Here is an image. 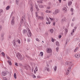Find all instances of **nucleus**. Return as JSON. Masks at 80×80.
<instances>
[{
  "instance_id": "nucleus-1",
  "label": "nucleus",
  "mask_w": 80,
  "mask_h": 80,
  "mask_svg": "<svg viewBox=\"0 0 80 80\" xmlns=\"http://www.w3.org/2000/svg\"><path fill=\"white\" fill-rule=\"evenodd\" d=\"M28 32L27 31V30L25 29L23 30V33L24 35H27V36L28 37H31L32 35V33H31V32H30V30L28 28L27 29Z\"/></svg>"
},
{
  "instance_id": "nucleus-2",
  "label": "nucleus",
  "mask_w": 80,
  "mask_h": 80,
  "mask_svg": "<svg viewBox=\"0 0 80 80\" xmlns=\"http://www.w3.org/2000/svg\"><path fill=\"white\" fill-rule=\"evenodd\" d=\"M16 56L18 59L19 60L21 61V60H23V58H22V56L21 55L20 52H18L16 55Z\"/></svg>"
},
{
  "instance_id": "nucleus-3",
  "label": "nucleus",
  "mask_w": 80,
  "mask_h": 80,
  "mask_svg": "<svg viewBox=\"0 0 80 80\" xmlns=\"http://www.w3.org/2000/svg\"><path fill=\"white\" fill-rule=\"evenodd\" d=\"M36 17L38 18V19H40V20H43V17L38 16L37 12H36Z\"/></svg>"
},
{
  "instance_id": "nucleus-4",
  "label": "nucleus",
  "mask_w": 80,
  "mask_h": 80,
  "mask_svg": "<svg viewBox=\"0 0 80 80\" xmlns=\"http://www.w3.org/2000/svg\"><path fill=\"white\" fill-rule=\"evenodd\" d=\"M7 74V71H3L2 72V76H6Z\"/></svg>"
},
{
  "instance_id": "nucleus-5",
  "label": "nucleus",
  "mask_w": 80,
  "mask_h": 80,
  "mask_svg": "<svg viewBox=\"0 0 80 80\" xmlns=\"http://www.w3.org/2000/svg\"><path fill=\"white\" fill-rule=\"evenodd\" d=\"M14 19H15V17H13L11 22V24L12 25H13L15 24V21L14 20Z\"/></svg>"
},
{
  "instance_id": "nucleus-6",
  "label": "nucleus",
  "mask_w": 80,
  "mask_h": 80,
  "mask_svg": "<svg viewBox=\"0 0 80 80\" xmlns=\"http://www.w3.org/2000/svg\"><path fill=\"white\" fill-rule=\"evenodd\" d=\"M62 10L64 13H67V9L66 8L64 7L62 9Z\"/></svg>"
},
{
  "instance_id": "nucleus-7",
  "label": "nucleus",
  "mask_w": 80,
  "mask_h": 80,
  "mask_svg": "<svg viewBox=\"0 0 80 80\" xmlns=\"http://www.w3.org/2000/svg\"><path fill=\"white\" fill-rule=\"evenodd\" d=\"M74 57L76 58H80V54H76L74 55Z\"/></svg>"
},
{
  "instance_id": "nucleus-8",
  "label": "nucleus",
  "mask_w": 80,
  "mask_h": 80,
  "mask_svg": "<svg viewBox=\"0 0 80 80\" xmlns=\"http://www.w3.org/2000/svg\"><path fill=\"white\" fill-rule=\"evenodd\" d=\"M52 52V51L51 48H47V53H51Z\"/></svg>"
},
{
  "instance_id": "nucleus-9",
  "label": "nucleus",
  "mask_w": 80,
  "mask_h": 80,
  "mask_svg": "<svg viewBox=\"0 0 80 80\" xmlns=\"http://www.w3.org/2000/svg\"><path fill=\"white\" fill-rule=\"evenodd\" d=\"M16 41L15 40H14L12 41V44L14 47L16 46Z\"/></svg>"
},
{
  "instance_id": "nucleus-10",
  "label": "nucleus",
  "mask_w": 80,
  "mask_h": 80,
  "mask_svg": "<svg viewBox=\"0 0 80 80\" xmlns=\"http://www.w3.org/2000/svg\"><path fill=\"white\" fill-rule=\"evenodd\" d=\"M72 4V2L71 1H69L68 2V6H71V5Z\"/></svg>"
},
{
  "instance_id": "nucleus-11",
  "label": "nucleus",
  "mask_w": 80,
  "mask_h": 80,
  "mask_svg": "<svg viewBox=\"0 0 80 80\" xmlns=\"http://www.w3.org/2000/svg\"><path fill=\"white\" fill-rule=\"evenodd\" d=\"M54 13H55L54 14V15H57L58 13H59V11L58 9L54 11Z\"/></svg>"
},
{
  "instance_id": "nucleus-12",
  "label": "nucleus",
  "mask_w": 80,
  "mask_h": 80,
  "mask_svg": "<svg viewBox=\"0 0 80 80\" xmlns=\"http://www.w3.org/2000/svg\"><path fill=\"white\" fill-rule=\"evenodd\" d=\"M51 41L52 42H54L56 41V39L53 38H51Z\"/></svg>"
},
{
  "instance_id": "nucleus-13",
  "label": "nucleus",
  "mask_w": 80,
  "mask_h": 80,
  "mask_svg": "<svg viewBox=\"0 0 80 80\" xmlns=\"http://www.w3.org/2000/svg\"><path fill=\"white\" fill-rule=\"evenodd\" d=\"M16 42L18 43L19 44H20L21 43V42L20 41V40L19 39H18L16 40Z\"/></svg>"
},
{
  "instance_id": "nucleus-14",
  "label": "nucleus",
  "mask_w": 80,
  "mask_h": 80,
  "mask_svg": "<svg viewBox=\"0 0 80 80\" xmlns=\"http://www.w3.org/2000/svg\"><path fill=\"white\" fill-rule=\"evenodd\" d=\"M24 20H25V19H24V18H22L20 21V23L21 24L22 23H23V22Z\"/></svg>"
},
{
  "instance_id": "nucleus-15",
  "label": "nucleus",
  "mask_w": 80,
  "mask_h": 80,
  "mask_svg": "<svg viewBox=\"0 0 80 80\" xmlns=\"http://www.w3.org/2000/svg\"><path fill=\"white\" fill-rule=\"evenodd\" d=\"M56 45L57 46H59V45H60V44H59V42H58L57 41L56 42Z\"/></svg>"
},
{
  "instance_id": "nucleus-16",
  "label": "nucleus",
  "mask_w": 80,
  "mask_h": 80,
  "mask_svg": "<svg viewBox=\"0 0 80 80\" xmlns=\"http://www.w3.org/2000/svg\"><path fill=\"white\" fill-rule=\"evenodd\" d=\"M75 29H73L72 30V32H71V35H73V33L75 32Z\"/></svg>"
},
{
  "instance_id": "nucleus-17",
  "label": "nucleus",
  "mask_w": 80,
  "mask_h": 80,
  "mask_svg": "<svg viewBox=\"0 0 80 80\" xmlns=\"http://www.w3.org/2000/svg\"><path fill=\"white\" fill-rule=\"evenodd\" d=\"M69 73V70L66 71V75H68Z\"/></svg>"
},
{
  "instance_id": "nucleus-18",
  "label": "nucleus",
  "mask_w": 80,
  "mask_h": 80,
  "mask_svg": "<svg viewBox=\"0 0 80 80\" xmlns=\"http://www.w3.org/2000/svg\"><path fill=\"white\" fill-rule=\"evenodd\" d=\"M53 31L54 30L53 29H51L50 30V32L51 33H53Z\"/></svg>"
},
{
  "instance_id": "nucleus-19",
  "label": "nucleus",
  "mask_w": 80,
  "mask_h": 80,
  "mask_svg": "<svg viewBox=\"0 0 80 80\" xmlns=\"http://www.w3.org/2000/svg\"><path fill=\"white\" fill-rule=\"evenodd\" d=\"M9 9H10V6H8L6 8V10H8Z\"/></svg>"
},
{
  "instance_id": "nucleus-20",
  "label": "nucleus",
  "mask_w": 80,
  "mask_h": 80,
  "mask_svg": "<svg viewBox=\"0 0 80 80\" xmlns=\"http://www.w3.org/2000/svg\"><path fill=\"white\" fill-rule=\"evenodd\" d=\"M32 77V78H36V76H35V75L34 74H32L31 75Z\"/></svg>"
},
{
  "instance_id": "nucleus-21",
  "label": "nucleus",
  "mask_w": 80,
  "mask_h": 80,
  "mask_svg": "<svg viewBox=\"0 0 80 80\" xmlns=\"http://www.w3.org/2000/svg\"><path fill=\"white\" fill-rule=\"evenodd\" d=\"M14 77L15 79L17 78V74H16V73H14Z\"/></svg>"
},
{
  "instance_id": "nucleus-22",
  "label": "nucleus",
  "mask_w": 80,
  "mask_h": 80,
  "mask_svg": "<svg viewBox=\"0 0 80 80\" xmlns=\"http://www.w3.org/2000/svg\"><path fill=\"white\" fill-rule=\"evenodd\" d=\"M42 0H41V1H37V2L38 3H42Z\"/></svg>"
},
{
  "instance_id": "nucleus-23",
  "label": "nucleus",
  "mask_w": 80,
  "mask_h": 80,
  "mask_svg": "<svg viewBox=\"0 0 80 80\" xmlns=\"http://www.w3.org/2000/svg\"><path fill=\"white\" fill-rule=\"evenodd\" d=\"M49 19L51 21H52V20L55 21V19H54V18H51L50 17Z\"/></svg>"
},
{
  "instance_id": "nucleus-24",
  "label": "nucleus",
  "mask_w": 80,
  "mask_h": 80,
  "mask_svg": "<svg viewBox=\"0 0 80 80\" xmlns=\"http://www.w3.org/2000/svg\"><path fill=\"white\" fill-rule=\"evenodd\" d=\"M40 54L41 55V57H42L43 55V52H40Z\"/></svg>"
},
{
  "instance_id": "nucleus-25",
  "label": "nucleus",
  "mask_w": 80,
  "mask_h": 80,
  "mask_svg": "<svg viewBox=\"0 0 80 80\" xmlns=\"http://www.w3.org/2000/svg\"><path fill=\"white\" fill-rule=\"evenodd\" d=\"M78 48L77 47L76 48L75 50H74V52H77V51L78 50Z\"/></svg>"
},
{
  "instance_id": "nucleus-26",
  "label": "nucleus",
  "mask_w": 80,
  "mask_h": 80,
  "mask_svg": "<svg viewBox=\"0 0 80 80\" xmlns=\"http://www.w3.org/2000/svg\"><path fill=\"white\" fill-rule=\"evenodd\" d=\"M18 2H19V0H16V4L18 5Z\"/></svg>"
},
{
  "instance_id": "nucleus-27",
  "label": "nucleus",
  "mask_w": 80,
  "mask_h": 80,
  "mask_svg": "<svg viewBox=\"0 0 80 80\" xmlns=\"http://www.w3.org/2000/svg\"><path fill=\"white\" fill-rule=\"evenodd\" d=\"M8 62L9 65H12V62H11L10 61H8Z\"/></svg>"
},
{
  "instance_id": "nucleus-28",
  "label": "nucleus",
  "mask_w": 80,
  "mask_h": 80,
  "mask_svg": "<svg viewBox=\"0 0 80 80\" xmlns=\"http://www.w3.org/2000/svg\"><path fill=\"white\" fill-rule=\"evenodd\" d=\"M66 20V18H64V19H62V22H63V21H65Z\"/></svg>"
},
{
  "instance_id": "nucleus-29",
  "label": "nucleus",
  "mask_w": 80,
  "mask_h": 80,
  "mask_svg": "<svg viewBox=\"0 0 80 80\" xmlns=\"http://www.w3.org/2000/svg\"><path fill=\"white\" fill-rule=\"evenodd\" d=\"M59 50V48L58 47H57L56 48V50L57 52H58V50Z\"/></svg>"
},
{
  "instance_id": "nucleus-30",
  "label": "nucleus",
  "mask_w": 80,
  "mask_h": 80,
  "mask_svg": "<svg viewBox=\"0 0 80 80\" xmlns=\"http://www.w3.org/2000/svg\"><path fill=\"white\" fill-rule=\"evenodd\" d=\"M36 8L37 9V11H38L39 10V9L38 8V6L36 5Z\"/></svg>"
},
{
  "instance_id": "nucleus-31",
  "label": "nucleus",
  "mask_w": 80,
  "mask_h": 80,
  "mask_svg": "<svg viewBox=\"0 0 80 80\" xmlns=\"http://www.w3.org/2000/svg\"><path fill=\"white\" fill-rule=\"evenodd\" d=\"M72 70V68L71 67H69L68 69V70Z\"/></svg>"
},
{
  "instance_id": "nucleus-32",
  "label": "nucleus",
  "mask_w": 80,
  "mask_h": 80,
  "mask_svg": "<svg viewBox=\"0 0 80 80\" xmlns=\"http://www.w3.org/2000/svg\"><path fill=\"white\" fill-rule=\"evenodd\" d=\"M65 30L66 33H67L68 32V29H67L66 28H65Z\"/></svg>"
},
{
  "instance_id": "nucleus-33",
  "label": "nucleus",
  "mask_w": 80,
  "mask_h": 80,
  "mask_svg": "<svg viewBox=\"0 0 80 80\" xmlns=\"http://www.w3.org/2000/svg\"><path fill=\"white\" fill-rule=\"evenodd\" d=\"M46 13H51V11H49L48 10H47L46 12Z\"/></svg>"
},
{
  "instance_id": "nucleus-34",
  "label": "nucleus",
  "mask_w": 80,
  "mask_h": 80,
  "mask_svg": "<svg viewBox=\"0 0 80 80\" xmlns=\"http://www.w3.org/2000/svg\"><path fill=\"white\" fill-rule=\"evenodd\" d=\"M57 68V66H55V67L54 68V70H56Z\"/></svg>"
},
{
  "instance_id": "nucleus-35",
  "label": "nucleus",
  "mask_w": 80,
  "mask_h": 80,
  "mask_svg": "<svg viewBox=\"0 0 80 80\" xmlns=\"http://www.w3.org/2000/svg\"><path fill=\"white\" fill-rule=\"evenodd\" d=\"M39 8H43V6L42 5H39Z\"/></svg>"
},
{
  "instance_id": "nucleus-36",
  "label": "nucleus",
  "mask_w": 80,
  "mask_h": 80,
  "mask_svg": "<svg viewBox=\"0 0 80 80\" xmlns=\"http://www.w3.org/2000/svg\"><path fill=\"white\" fill-rule=\"evenodd\" d=\"M71 12H73V8H70V10Z\"/></svg>"
},
{
  "instance_id": "nucleus-37",
  "label": "nucleus",
  "mask_w": 80,
  "mask_h": 80,
  "mask_svg": "<svg viewBox=\"0 0 80 80\" xmlns=\"http://www.w3.org/2000/svg\"><path fill=\"white\" fill-rule=\"evenodd\" d=\"M2 55L3 57H5V53L3 52H2Z\"/></svg>"
},
{
  "instance_id": "nucleus-38",
  "label": "nucleus",
  "mask_w": 80,
  "mask_h": 80,
  "mask_svg": "<svg viewBox=\"0 0 80 80\" xmlns=\"http://www.w3.org/2000/svg\"><path fill=\"white\" fill-rule=\"evenodd\" d=\"M33 7H31L30 9V10L31 12H33Z\"/></svg>"
},
{
  "instance_id": "nucleus-39",
  "label": "nucleus",
  "mask_w": 80,
  "mask_h": 80,
  "mask_svg": "<svg viewBox=\"0 0 80 80\" xmlns=\"http://www.w3.org/2000/svg\"><path fill=\"white\" fill-rule=\"evenodd\" d=\"M32 72H34V73L35 74V73H36V71H35V70H34V71L32 70Z\"/></svg>"
},
{
  "instance_id": "nucleus-40",
  "label": "nucleus",
  "mask_w": 80,
  "mask_h": 80,
  "mask_svg": "<svg viewBox=\"0 0 80 80\" xmlns=\"http://www.w3.org/2000/svg\"><path fill=\"white\" fill-rule=\"evenodd\" d=\"M15 65L17 66V67H18V63L17 62H16L15 63Z\"/></svg>"
},
{
  "instance_id": "nucleus-41",
  "label": "nucleus",
  "mask_w": 80,
  "mask_h": 80,
  "mask_svg": "<svg viewBox=\"0 0 80 80\" xmlns=\"http://www.w3.org/2000/svg\"><path fill=\"white\" fill-rule=\"evenodd\" d=\"M46 20L47 21V22H49V21H50L49 20V18H46Z\"/></svg>"
},
{
  "instance_id": "nucleus-42",
  "label": "nucleus",
  "mask_w": 80,
  "mask_h": 80,
  "mask_svg": "<svg viewBox=\"0 0 80 80\" xmlns=\"http://www.w3.org/2000/svg\"><path fill=\"white\" fill-rule=\"evenodd\" d=\"M45 68H46V70H49V68L46 67Z\"/></svg>"
},
{
  "instance_id": "nucleus-43",
  "label": "nucleus",
  "mask_w": 80,
  "mask_h": 80,
  "mask_svg": "<svg viewBox=\"0 0 80 80\" xmlns=\"http://www.w3.org/2000/svg\"><path fill=\"white\" fill-rule=\"evenodd\" d=\"M36 41H37L38 42H40V40H39V39H38V38H36Z\"/></svg>"
},
{
  "instance_id": "nucleus-44",
  "label": "nucleus",
  "mask_w": 80,
  "mask_h": 80,
  "mask_svg": "<svg viewBox=\"0 0 80 80\" xmlns=\"http://www.w3.org/2000/svg\"><path fill=\"white\" fill-rule=\"evenodd\" d=\"M2 27L1 26H0V32L2 30Z\"/></svg>"
},
{
  "instance_id": "nucleus-45",
  "label": "nucleus",
  "mask_w": 80,
  "mask_h": 80,
  "mask_svg": "<svg viewBox=\"0 0 80 80\" xmlns=\"http://www.w3.org/2000/svg\"><path fill=\"white\" fill-rule=\"evenodd\" d=\"M35 70H38V68H37V67H36L35 68Z\"/></svg>"
},
{
  "instance_id": "nucleus-46",
  "label": "nucleus",
  "mask_w": 80,
  "mask_h": 80,
  "mask_svg": "<svg viewBox=\"0 0 80 80\" xmlns=\"http://www.w3.org/2000/svg\"><path fill=\"white\" fill-rule=\"evenodd\" d=\"M7 58H8V60H10V58L8 56H7Z\"/></svg>"
},
{
  "instance_id": "nucleus-47",
  "label": "nucleus",
  "mask_w": 80,
  "mask_h": 80,
  "mask_svg": "<svg viewBox=\"0 0 80 80\" xmlns=\"http://www.w3.org/2000/svg\"><path fill=\"white\" fill-rule=\"evenodd\" d=\"M75 18H74L72 19V22H74V21H75Z\"/></svg>"
},
{
  "instance_id": "nucleus-48",
  "label": "nucleus",
  "mask_w": 80,
  "mask_h": 80,
  "mask_svg": "<svg viewBox=\"0 0 80 80\" xmlns=\"http://www.w3.org/2000/svg\"><path fill=\"white\" fill-rule=\"evenodd\" d=\"M48 24H49V25H50V24L51 22H50L49 21H48Z\"/></svg>"
},
{
  "instance_id": "nucleus-49",
  "label": "nucleus",
  "mask_w": 80,
  "mask_h": 80,
  "mask_svg": "<svg viewBox=\"0 0 80 80\" xmlns=\"http://www.w3.org/2000/svg\"><path fill=\"white\" fill-rule=\"evenodd\" d=\"M38 78H42V77L40 76H38Z\"/></svg>"
},
{
  "instance_id": "nucleus-50",
  "label": "nucleus",
  "mask_w": 80,
  "mask_h": 80,
  "mask_svg": "<svg viewBox=\"0 0 80 80\" xmlns=\"http://www.w3.org/2000/svg\"><path fill=\"white\" fill-rule=\"evenodd\" d=\"M3 12V10H2V9H1L0 10V12H1V13Z\"/></svg>"
},
{
  "instance_id": "nucleus-51",
  "label": "nucleus",
  "mask_w": 80,
  "mask_h": 80,
  "mask_svg": "<svg viewBox=\"0 0 80 80\" xmlns=\"http://www.w3.org/2000/svg\"><path fill=\"white\" fill-rule=\"evenodd\" d=\"M53 25L54 26H55V22H53Z\"/></svg>"
},
{
  "instance_id": "nucleus-52",
  "label": "nucleus",
  "mask_w": 80,
  "mask_h": 80,
  "mask_svg": "<svg viewBox=\"0 0 80 80\" xmlns=\"http://www.w3.org/2000/svg\"><path fill=\"white\" fill-rule=\"evenodd\" d=\"M62 37V35H60L59 36V38H61Z\"/></svg>"
},
{
  "instance_id": "nucleus-53",
  "label": "nucleus",
  "mask_w": 80,
  "mask_h": 80,
  "mask_svg": "<svg viewBox=\"0 0 80 80\" xmlns=\"http://www.w3.org/2000/svg\"><path fill=\"white\" fill-rule=\"evenodd\" d=\"M58 0L59 2V3H61L62 2L61 0Z\"/></svg>"
},
{
  "instance_id": "nucleus-54",
  "label": "nucleus",
  "mask_w": 80,
  "mask_h": 80,
  "mask_svg": "<svg viewBox=\"0 0 80 80\" xmlns=\"http://www.w3.org/2000/svg\"><path fill=\"white\" fill-rule=\"evenodd\" d=\"M47 8H48V9H49V8H50V7H47Z\"/></svg>"
},
{
  "instance_id": "nucleus-55",
  "label": "nucleus",
  "mask_w": 80,
  "mask_h": 80,
  "mask_svg": "<svg viewBox=\"0 0 80 80\" xmlns=\"http://www.w3.org/2000/svg\"><path fill=\"white\" fill-rule=\"evenodd\" d=\"M27 42H30V39H29L27 40Z\"/></svg>"
},
{
  "instance_id": "nucleus-56",
  "label": "nucleus",
  "mask_w": 80,
  "mask_h": 80,
  "mask_svg": "<svg viewBox=\"0 0 80 80\" xmlns=\"http://www.w3.org/2000/svg\"><path fill=\"white\" fill-rule=\"evenodd\" d=\"M71 26H72V27H73V23H71Z\"/></svg>"
},
{
  "instance_id": "nucleus-57",
  "label": "nucleus",
  "mask_w": 80,
  "mask_h": 80,
  "mask_svg": "<svg viewBox=\"0 0 80 80\" xmlns=\"http://www.w3.org/2000/svg\"><path fill=\"white\" fill-rule=\"evenodd\" d=\"M68 62H66V65H68Z\"/></svg>"
},
{
  "instance_id": "nucleus-58",
  "label": "nucleus",
  "mask_w": 80,
  "mask_h": 80,
  "mask_svg": "<svg viewBox=\"0 0 80 80\" xmlns=\"http://www.w3.org/2000/svg\"><path fill=\"white\" fill-rule=\"evenodd\" d=\"M4 39V38L3 37L2 38V40H3Z\"/></svg>"
},
{
  "instance_id": "nucleus-59",
  "label": "nucleus",
  "mask_w": 80,
  "mask_h": 80,
  "mask_svg": "<svg viewBox=\"0 0 80 80\" xmlns=\"http://www.w3.org/2000/svg\"><path fill=\"white\" fill-rule=\"evenodd\" d=\"M71 15H73V12H72L71 14Z\"/></svg>"
},
{
  "instance_id": "nucleus-60",
  "label": "nucleus",
  "mask_w": 80,
  "mask_h": 80,
  "mask_svg": "<svg viewBox=\"0 0 80 80\" xmlns=\"http://www.w3.org/2000/svg\"><path fill=\"white\" fill-rule=\"evenodd\" d=\"M74 28V29H75H75H77V27H75Z\"/></svg>"
},
{
  "instance_id": "nucleus-61",
  "label": "nucleus",
  "mask_w": 80,
  "mask_h": 80,
  "mask_svg": "<svg viewBox=\"0 0 80 80\" xmlns=\"http://www.w3.org/2000/svg\"><path fill=\"white\" fill-rule=\"evenodd\" d=\"M1 37H2V38L3 37V35H1Z\"/></svg>"
},
{
  "instance_id": "nucleus-62",
  "label": "nucleus",
  "mask_w": 80,
  "mask_h": 80,
  "mask_svg": "<svg viewBox=\"0 0 80 80\" xmlns=\"http://www.w3.org/2000/svg\"><path fill=\"white\" fill-rule=\"evenodd\" d=\"M78 45H79V46L80 47V44H79Z\"/></svg>"
},
{
  "instance_id": "nucleus-63",
  "label": "nucleus",
  "mask_w": 80,
  "mask_h": 80,
  "mask_svg": "<svg viewBox=\"0 0 80 80\" xmlns=\"http://www.w3.org/2000/svg\"><path fill=\"white\" fill-rule=\"evenodd\" d=\"M24 41L25 42L26 41V39H24Z\"/></svg>"
},
{
  "instance_id": "nucleus-64",
  "label": "nucleus",
  "mask_w": 80,
  "mask_h": 80,
  "mask_svg": "<svg viewBox=\"0 0 80 80\" xmlns=\"http://www.w3.org/2000/svg\"><path fill=\"white\" fill-rule=\"evenodd\" d=\"M48 22H46V24H48Z\"/></svg>"
}]
</instances>
